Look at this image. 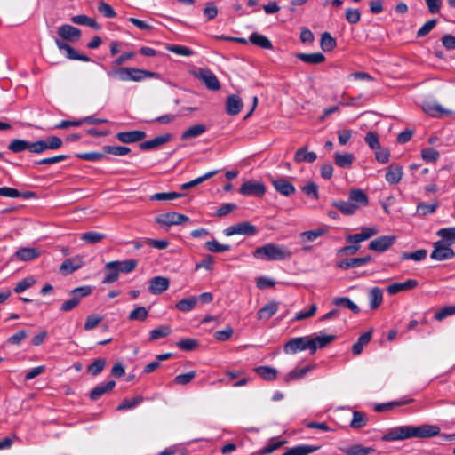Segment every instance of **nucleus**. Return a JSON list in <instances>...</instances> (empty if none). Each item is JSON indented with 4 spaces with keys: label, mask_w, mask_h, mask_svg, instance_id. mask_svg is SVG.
<instances>
[{
    "label": "nucleus",
    "mask_w": 455,
    "mask_h": 455,
    "mask_svg": "<svg viewBox=\"0 0 455 455\" xmlns=\"http://www.w3.org/2000/svg\"><path fill=\"white\" fill-rule=\"evenodd\" d=\"M374 450L371 447H364L361 444H354L343 450L347 455H368Z\"/></svg>",
    "instance_id": "nucleus-47"
},
{
    "label": "nucleus",
    "mask_w": 455,
    "mask_h": 455,
    "mask_svg": "<svg viewBox=\"0 0 455 455\" xmlns=\"http://www.w3.org/2000/svg\"><path fill=\"white\" fill-rule=\"evenodd\" d=\"M331 205L347 216L353 215L357 211V206L349 199L347 201L335 200L331 203Z\"/></svg>",
    "instance_id": "nucleus-26"
},
{
    "label": "nucleus",
    "mask_w": 455,
    "mask_h": 455,
    "mask_svg": "<svg viewBox=\"0 0 455 455\" xmlns=\"http://www.w3.org/2000/svg\"><path fill=\"white\" fill-rule=\"evenodd\" d=\"M92 291V288L89 285H84L81 287L75 288L69 293L70 299L66 300L61 306L60 310L62 312H68L73 310L78 304L81 299L84 297L89 296Z\"/></svg>",
    "instance_id": "nucleus-4"
},
{
    "label": "nucleus",
    "mask_w": 455,
    "mask_h": 455,
    "mask_svg": "<svg viewBox=\"0 0 455 455\" xmlns=\"http://www.w3.org/2000/svg\"><path fill=\"white\" fill-rule=\"evenodd\" d=\"M378 232L379 230L376 227H363L361 228L360 233L347 235L346 241L349 243H359L374 236Z\"/></svg>",
    "instance_id": "nucleus-11"
},
{
    "label": "nucleus",
    "mask_w": 455,
    "mask_h": 455,
    "mask_svg": "<svg viewBox=\"0 0 455 455\" xmlns=\"http://www.w3.org/2000/svg\"><path fill=\"white\" fill-rule=\"evenodd\" d=\"M170 285L169 279L164 276L153 277L148 285V291L151 294L158 295L165 291Z\"/></svg>",
    "instance_id": "nucleus-15"
},
{
    "label": "nucleus",
    "mask_w": 455,
    "mask_h": 455,
    "mask_svg": "<svg viewBox=\"0 0 455 455\" xmlns=\"http://www.w3.org/2000/svg\"><path fill=\"white\" fill-rule=\"evenodd\" d=\"M249 41L263 49L270 50L273 48L271 41L267 36L258 33H252L249 37Z\"/></svg>",
    "instance_id": "nucleus-36"
},
{
    "label": "nucleus",
    "mask_w": 455,
    "mask_h": 455,
    "mask_svg": "<svg viewBox=\"0 0 455 455\" xmlns=\"http://www.w3.org/2000/svg\"><path fill=\"white\" fill-rule=\"evenodd\" d=\"M296 57L309 64H320L323 63L325 60V57L321 52H314V53H297Z\"/></svg>",
    "instance_id": "nucleus-33"
},
{
    "label": "nucleus",
    "mask_w": 455,
    "mask_h": 455,
    "mask_svg": "<svg viewBox=\"0 0 455 455\" xmlns=\"http://www.w3.org/2000/svg\"><path fill=\"white\" fill-rule=\"evenodd\" d=\"M58 35L64 40L74 42L80 38L81 31L76 27L64 24L58 28Z\"/></svg>",
    "instance_id": "nucleus-16"
},
{
    "label": "nucleus",
    "mask_w": 455,
    "mask_h": 455,
    "mask_svg": "<svg viewBox=\"0 0 455 455\" xmlns=\"http://www.w3.org/2000/svg\"><path fill=\"white\" fill-rule=\"evenodd\" d=\"M205 248L212 252H224L228 251L231 247L228 244H221L217 240L212 239L205 243Z\"/></svg>",
    "instance_id": "nucleus-52"
},
{
    "label": "nucleus",
    "mask_w": 455,
    "mask_h": 455,
    "mask_svg": "<svg viewBox=\"0 0 455 455\" xmlns=\"http://www.w3.org/2000/svg\"><path fill=\"white\" fill-rule=\"evenodd\" d=\"M148 315V312L144 307H138L135 309H133L128 318L131 321H144L147 319Z\"/></svg>",
    "instance_id": "nucleus-60"
},
{
    "label": "nucleus",
    "mask_w": 455,
    "mask_h": 455,
    "mask_svg": "<svg viewBox=\"0 0 455 455\" xmlns=\"http://www.w3.org/2000/svg\"><path fill=\"white\" fill-rule=\"evenodd\" d=\"M83 266V259L79 256L65 259L60 267V271L68 275L79 269Z\"/></svg>",
    "instance_id": "nucleus-19"
},
{
    "label": "nucleus",
    "mask_w": 455,
    "mask_h": 455,
    "mask_svg": "<svg viewBox=\"0 0 455 455\" xmlns=\"http://www.w3.org/2000/svg\"><path fill=\"white\" fill-rule=\"evenodd\" d=\"M183 196V194L176 193V192H162V193H156L150 196L151 200H157V201H169V200H174L177 198H180Z\"/></svg>",
    "instance_id": "nucleus-58"
},
{
    "label": "nucleus",
    "mask_w": 455,
    "mask_h": 455,
    "mask_svg": "<svg viewBox=\"0 0 455 455\" xmlns=\"http://www.w3.org/2000/svg\"><path fill=\"white\" fill-rule=\"evenodd\" d=\"M349 200L354 203L357 206V210L361 206H366L369 204V198L366 193L360 189V188H355L351 189L348 195Z\"/></svg>",
    "instance_id": "nucleus-22"
},
{
    "label": "nucleus",
    "mask_w": 455,
    "mask_h": 455,
    "mask_svg": "<svg viewBox=\"0 0 455 455\" xmlns=\"http://www.w3.org/2000/svg\"><path fill=\"white\" fill-rule=\"evenodd\" d=\"M319 446L300 444L290 448L283 455H308L319 450Z\"/></svg>",
    "instance_id": "nucleus-28"
},
{
    "label": "nucleus",
    "mask_w": 455,
    "mask_h": 455,
    "mask_svg": "<svg viewBox=\"0 0 455 455\" xmlns=\"http://www.w3.org/2000/svg\"><path fill=\"white\" fill-rule=\"evenodd\" d=\"M172 139V135L170 133H165L160 136H157L152 140L143 141L140 144V148L142 150H150L153 148H156L163 144L170 141Z\"/></svg>",
    "instance_id": "nucleus-20"
},
{
    "label": "nucleus",
    "mask_w": 455,
    "mask_h": 455,
    "mask_svg": "<svg viewBox=\"0 0 455 455\" xmlns=\"http://www.w3.org/2000/svg\"><path fill=\"white\" fill-rule=\"evenodd\" d=\"M320 44L323 52H330L336 47L337 43L329 32H324L322 34Z\"/></svg>",
    "instance_id": "nucleus-49"
},
{
    "label": "nucleus",
    "mask_w": 455,
    "mask_h": 455,
    "mask_svg": "<svg viewBox=\"0 0 455 455\" xmlns=\"http://www.w3.org/2000/svg\"><path fill=\"white\" fill-rule=\"evenodd\" d=\"M315 368L314 365H307L300 369H294L286 374L284 379L286 382L297 380L306 376L310 371Z\"/></svg>",
    "instance_id": "nucleus-37"
},
{
    "label": "nucleus",
    "mask_w": 455,
    "mask_h": 455,
    "mask_svg": "<svg viewBox=\"0 0 455 455\" xmlns=\"http://www.w3.org/2000/svg\"><path fill=\"white\" fill-rule=\"evenodd\" d=\"M107 75L111 78H117L120 81L139 82L148 77H154L156 74L134 68H119L108 71Z\"/></svg>",
    "instance_id": "nucleus-3"
},
{
    "label": "nucleus",
    "mask_w": 455,
    "mask_h": 455,
    "mask_svg": "<svg viewBox=\"0 0 455 455\" xmlns=\"http://www.w3.org/2000/svg\"><path fill=\"white\" fill-rule=\"evenodd\" d=\"M371 338V331H367L362 334L357 339V341L353 345L352 353L355 355H360L363 350V347L370 342Z\"/></svg>",
    "instance_id": "nucleus-38"
},
{
    "label": "nucleus",
    "mask_w": 455,
    "mask_h": 455,
    "mask_svg": "<svg viewBox=\"0 0 455 455\" xmlns=\"http://www.w3.org/2000/svg\"><path fill=\"white\" fill-rule=\"evenodd\" d=\"M366 425V418L365 414L359 411H355L353 412V419L351 420L350 426L353 428L358 429Z\"/></svg>",
    "instance_id": "nucleus-56"
},
{
    "label": "nucleus",
    "mask_w": 455,
    "mask_h": 455,
    "mask_svg": "<svg viewBox=\"0 0 455 455\" xmlns=\"http://www.w3.org/2000/svg\"><path fill=\"white\" fill-rule=\"evenodd\" d=\"M355 156L351 153H339L334 154V163L340 168H350L354 163Z\"/></svg>",
    "instance_id": "nucleus-29"
},
{
    "label": "nucleus",
    "mask_w": 455,
    "mask_h": 455,
    "mask_svg": "<svg viewBox=\"0 0 455 455\" xmlns=\"http://www.w3.org/2000/svg\"><path fill=\"white\" fill-rule=\"evenodd\" d=\"M218 172H219L218 170H213V171L208 172L205 174H204V175H202V176H200V177H198V178H196L195 180H190L188 182L183 183L180 186V188L183 189V190H186V189H189L191 188H194V187L201 184L204 180L213 177Z\"/></svg>",
    "instance_id": "nucleus-42"
},
{
    "label": "nucleus",
    "mask_w": 455,
    "mask_h": 455,
    "mask_svg": "<svg viewBox=\"0 0 455 455\" xmlns=\"http://www.w3.org/2000/svg\"><path fill=\"white\" fill-rule=\"evenodd\" d=\"M424 110L427 114L433 117H438L443 115H450L451 111L443 108L440 104H427L424 107Z\"/></svg>",
    "instance_id": "nucleus-40"
},
{
    "label": "nucleus",
    "mask_w": 455,
    "mask_h": 455,
    "mask_svg": "<svg viewBox=\"0 0 455 455\" xmlns=\"http://www.w3.org/2000/svg\"><path fill=\"white\" fill-rule=\"evenodd\" d=\"M301 190L307 196L315 200L319 199L318 185L314 181H309L301 188Z\"/></svg>",
    "instance_id": "nucleus-59"
},
{
    "label": "nucleus",
    "mask_w": 455,
    "mask_h": 455,
    "mask_svg": "<svg viewBox=\"0 0 455 455\" xmlns=\"http://www.w3.org/2000/svg\"><path fill=\"white\" fill-rule=\"evenodd\" d=\"M252 256L257 259L267 261H283L290 259L292 252L284 245L277 243H267L258 247Z\"/></svg>",
    "instance_id": "nucleus-2"
},
{
    "label": "nucleus",
    "mask_w": 455,
    "mask_h": 455,
    "mask_svg": "<svg viewBox=\"0 0 455 455\" xmlns=\"http://www.w3.org/2000/svg\"><path fill=\"white\" fill-rule=\"evenodd\" d=\"M105 365L106 360L104 358H97L88 366L87 371L92 376H97L103 371Z\"/></svg>",
    "instance_id": "nucleus-54"
},
{
    "label": "nucleus",
    "mask_w": 455,
    "mask_h": 455,
    "mask_svg": "<svg viewBox=\"0 0 455 455\" xmlns=\"http://www.w3.org/2000/svg\"><path fill=\"white\" fill-rule=\"evenodd\" d=\"M396 241L395 235H382L372 240L369 243V250L377 252H383L388 250Z\"/></svg>",
    "instance_id": "nucleus-8"
},
{
    "label": "nucleus",
    "mask_w": 455,
    "mask_h": 455,
    "mask_svg": "<svg viewBox=\"0 0 455 455\" xmlns=\"http://www.w3.org/2000/svg\"><path fill=\"white\" fill-rule=\"evenodd\" d=\"M104 152L114 156H125L130 153L131 149L124 146H105Z\"/></svg>",
    "instance_id": "nucleus-62"
},
{
    "label": "nucleus",
    "mask_w": 455,
    "mask_h": 455,
    "mask_svg": "<svg viewBox=\"0 0 455 455\" xmlns=\"http://www.w3.org/2000/svg\"><path fill=\"white\" fill-rule=\"evenodd\" d=\"M206 131V127L204 124H196L189 128H188L185 132H183L181 135L182 140H188L192 138H196L203 134Z\"/></svg>",
    "instance_id": "nucleus-43"
},
{
    "label": "nucleus",
    "mask_w": 455,
    "mask_h": 455,
    "mask_svg": "<svg viewBox=\"0 0 455 455\" xmlns=\"http://www.w3.org/2000/svg\"><path fill=\"white\" fill-rule=\"evenodd\" d=\"M28 147L29 141L20 139H15L10 142V144L8 145V149L13 153H20L24 150H28Z\"/></svg>",
    "instance_id": "nucleus-50"
},
{
    "label": "nucleus",
    "mask_w": 455,
    "mask_h": 455,
    "mask_svg": "<svg viewBox=\"0 0 455 455\" xmlns=\"http://www.w3.org/2000/svg\"><path fill=\"white\" fill-rule=\"evenodd\" d=\"M104 237V234L95 231H89L84 233L83 235L81 236V239L88 243H96L100 242Z\"/></svg>",
    "instance_id": "nucleus-63"
},
{
    "label": "nucleus",
    "mask_w": 455,
    "mask_h": 455,
    "mask_svg": "<svg viewBox=\"0 0 455 455\" xmlns=\"http://www.w3.org/2000/svg\"><path fill=\"white\" fill-rule=\"evenodd\" d=\"M403 176V170L399 164H392L387 166L385 179L389 184H398L402 180Z\"/></svg>",
    "instance_id": "nucleus-14"
},
{
    "label": "nucleus",
    "mask_w": 455,
    "mask_h": 455,
    "mask_svg": "<svg viewBox=\"0 0 455 455\" xmlns=\"http://www.w3.org/2000/svg\"><path fill=\"white\" fill-rule=\"evenodd\" d=\"M146 137L143 131L120 132L116 134L117 140L122 143H133L142 140Z\"/></svg>",
    "instance_id": "nucleus-18"
},
{
    "label": "nucleus",
    "mask_w": 455,
    "mask_h": 455,
    "mask_svg": "<svg viewBox=\"0 0 455 455\" xmlns=\"http://www.w3.org/2000/svg\"><path fill=\"white\" fill-rule=\"evenodd\" d=\"M116 386L114 380L97 385L90 393V398L93 401L100 399L104 394L110 392Z\"/></svg>",
    "instance_id": "nucleus-24"
},
{
    "label": "nucleus",
    "mask_w": 455,
    "mask_h": 455,
    "mask_svg": "<svg viewBox=\"0 0 455 455\" xmlns=\"http://www.w3.org/2000/svg\"><path fill=\"white\" fill-rule=\"evenodd\" d=\"M332 303L335 306L346 307L355 314H358L360 312V308L358 307V306L347 297L335 298Z\"/></svg>",
    "instance_id": "nucleus-41"
},
{
    "label": "nucleus",
    "mask_w": 455,
    "mask_h": 455,
    "mask_svg": "<svg viewBox=\"0 0 455 455\" xmlns=\"http://www.w3.org/2000/svg\"><path fill=\"white\" fill-rule=\"evenodd\" d=\"M271 183L278 193L285 196H290L296 191L294 185L284 178L274 179Z\"/></svg>",
    "instance_id": "nucleus-13"
},
{
    "label": "nucleus",
    "mask_w": 455,
    "mask_h": 455,
    "mask_svg": "<svg viewBox=\"0 0 455 455\" xmlns=\"http://www.w3.org/2000/svg\"><path fill=\"white\" fill-rule=\"evenodd\" d=\"M119 272L116 267V263L110 261L105 265V276L102 280L103 283H112L117 281Z\"/></svg>",
    "instance_id": "nucleus-31"
},
{
    "label": "nucleus",
    "mask_w": 455,
    "mask_h": 455,
    "mask_svg": "<svg viewBox=\"0 0 455 455\" xmlns=\"http://www.w3.org/2000/svg\"><path fill=\"white\" fill-rule=\"evenodd\" d=\"M198 345V340L195 339H184L177 342V347L183 351H193Z\"/></svg>",
    "instance_id": "nucleus-61"
},
{
    "label": "nucleus",
    "mask_w": 455,
    "mask_h": 455,
    "mask_svg": "<svg viewBox=\"0 0 455 455\" xmlns=\"http://www.w3.org/2000/svg\"><path fill=\"white\" fill-rule=\"evenodd\" d=\"M38 250L35 248H29V247H24L19 249L14 256L21 261H29L32 260L39 256Z\"/></svg>",
    "instance_id": "nucleus-30"
},
{
    "label": "nucleus",
    "mask_w": 455,
    "mask_h": 455,
    "mask_svg": "<svg viewBox=\"0 0 455 455\" xmlns=\"http://www.w3.org/2000/svg\"><path fill=\"white\" fill-rule=\"evenodd\" d=\"M455 315V305L444 307L435 313L434 318L437 321H442L448 316Z\"/></svg>",
    "instance_id": "nucleus-64"
},
{
    "label": "nucleus",
    "mask_w": 455,
    "mask_h": 455,
    "mask_svg": "<svg viewBox=\"0 0 455 455\" xmlns=\"http://www.w3.org/2000/svg\"><path fill=\"white\" fill-rule=\"evenodd\" d=\"M371 260V256H366V257H363V258H353V259H347L341 260L338 263L337 266H338V267H339L341 269H349V268L358 267L363 265H365L368 262H370Z\"/></svg>",
    "instance_id": "nucleus-25"
},
{
    "label": "nucleus",
    "mask_w": 455,
    "mask_h": 455,
    "mask_svg": "<svg viewBox=\"0 0 455 455\" xmlns=\"http://www.w3.org/2000/svg\"><path fill=\"white\" fill-rule=\"evenodd\" d=\"M202 79L204 82L206 87L210 90H219L220 87V82L216 76L210 71H204L202 73Z\"/></svg>",
    "instance_id": "nucleus-46"
},
{
    "label": "nucleus",
    "mask_w": 455,
    "mask_h": 455,
    "mask_svg": "<svg viewBox=\"0 0 455 455\" xmlns=\"http://www.w3.org/2000/svg\"><path fill=\"white\" fill-rule=\"evenodd\" d=\"M427 251L425 249L418 250L414 252H403L401 255L402 259L421 261L426 259Z\"/></svg>",
    "instance_id": "nucleus-51"
},
{
    "label": "nucleus",
    "mask_w": 455,
    "mask_h": 455,
    "mask_svg": "<svg viewBox=\"0 0 455 455\" xmlns=\"http://www.w3.org/2000/svg\"><path fill=\"white\" fill-rule=\"evenodd\" d=\"M437 235L442 237L449 244L455 243V227L441 228L437 232Z\"/></svg>",
    "instance_id": "nucleus-55"
},
{
    "label": "nucleus",
    "mask_w": 455,
    "mask_h": 455,
    "mask_svg": "<svg viewBox=\"0 0 455 455\" xmlns=\"http://www.w3.org/2000/svg\"><path fill=\"white\" fill-rule=\"evenodd\" d=\"M239 192L243 196H262L266 188L261 182L246 181L241 186Z\"/></svg>",
    "instance_id": "nucleus-10"
},
{
    "label": "nucleus",
    "mask_w": 455,
    "mask_h": 455,
    "mask_svg": "<svg viewBox=\"0 0 455 455\" xmlns=\"http://www.w3.org/2000/svg\"><path fill=\"white\" fill-rule=\"evenodd\" d=\"M255 371L265 380H274L277 377L276 369L270 366H259L255 369Z\"/></svg>",
    "instance_id": "nucleus-44"
},
{
    "label": "nucleus",
    "mask_w": 455,
    "mask_h": 455,
    "mask_svg": "<svg viewBox=\"0 0 455 455\" xmlns=\"http://www.w3.org/2000/svg\"><path fill=\"white\" fill-rule=\"evenodd\" d=\"M278 302L270 301L258 311L257 317L259 320L267 321L278 311Z\"/></svg>",
    "instance_id": "nucleus-21"
},
{
    "label": "nucleus",
    "mask_w": 455,
    "mask_h": 455,
    "mask_svg": "<svg viewBox=\"0 0 455 455\" xmlns=\"http://www.w3.org/2000/svg\"><path fill=\"white\" fill-rule=\"evenodd\" d=\"M72 22L79 25H84L94 28L95 30L100 29V25L92 18L86 15H76L71 18Z\"/></svg>",
    "instance_id": "nucleus-39"
},
{
    "label": "nucleus",
    "mask_w": 455,
    "mask_h": 455,
    "mask_svg": "<svg viewBox=\"0 0 455 455\" xmlns=\"http://www.w3.org/2000/svg\"><path fill=\"white\" fill-rule=\"evenodd\" d=\"M156 222L162 226L180 225L189 221V218L175 212L160 214L156 217Z\"/></svg>",
    "instance_id": "nucleus-7"
},
{
    "label": "nucleus",
    "mask_w": 455,
    "mask_h": 455,
    "mask_svg": "<svg viewBox=\"0 0 455 455\" xmlns=\"http://www.w3.org/2000/svg\"><path fill=\"white\" fill-rule=\"evenodd\" d=\"M455 256L453 250L443 244L442 242L438 241L434 243V250L431 252V259L435 260H445L451 259Z\"/></svg>",
    "instance_id": "nucleus-9"
},
{
    "label": "nucleus",
    "mask_w": 455,
    "mask_h": 455,
    "mask_svg": "<svg viewBox=\"0 0 455 455\" xmlns=\"http://www.w3.org/2000/svg\"><path fill=\"white\" fill-rule=\"evenodd\" d=\"M243 107V102L238 95L232 94L228 97L226 102V111L230 116H235L239 114Z\"/></svg>",
    "instance_id": "nucleus-23"
},
{
    "label": "nucleus",
    "mask_w": 455,
    "mask_h": 455,
    "mask_svg": "<svg viewBox=\"0 0 455 455\" xmlns=\"http://www.w3.org/2000/svg\"><path fill=\"white\" fill-rule=\"evenodd\" d=\"M307 349L310 351L308 336L291 339L283 346V351L286 354H296Z\"/></svg>",
    "instance_id": "nucleus-6"
},
{
    "label": "nucleus",
    "mask_w": 455,
    "mask_h": 455,
    "mask_svg": "<svg viewBox=\"0 0 455 455\" xmlns=\"http://www.w3.org/2000/svg\"><path fill=\"white\" fill-rule=\"evenodd\" d=\"M334 335L321 334L317 337L311 338L308 336L310 353L314 354L318 348H323L335 339Z\"/></svg>",
    "instance_id": "nucleus-17"
},
{
    "label": "nucleus",
    "mask_w": 455,
    "mask_h": 455,
    "mask_svg": "<svg viewBox=\"0 0 455 455\" xmlns=\"http://www.w3.org/2000/svg\"><path fill=\"white\" fill-rule=\"evenodd\" d=\"M113 263H116V267L117 268L119 274L131 273L136 268L138 265V262L135 259H127L124 261L115 260Z\"/></svg>",
    "instance_id": "nucleus-45"
},
{
    "label": "nucleus",
    "mask_w": 455,
    "mask_h": 455,
    "mask_svg": "<svg viewBox=\"0 0 455 455\" xmlns=\"http://www.w3.org/2000/svg\"><path fill=\"white\" fill-rule=\"evenodd\" d=\"M370 307L371 309L378 308L383 301V292L379 287H373L370 290L369 294Z\"/></svg>",
    "instance_id": "nucleus-32"
},
{
    "label": "nucleus",
    "mask_w": 455,
    "mask_h": 455,
    "mask_svg": "<svg viewBox=\"0 0 455 455\" xmlns=\"http://www.w3.org/2000/svg\"><path fill=\"white\" fill-rule=\"evenodd\" d=\"M197 304V298L195 296L180 299L175 305V308L180 312H189L195 308Z\"/></svg>",
    "instance_id": "nucleus-34"
},
{
    "label": "nucleus",
    "mask_w": 455,
    "mask_h": 455,
    "mask_svg": "<svg viewBox=\"0 0 455 455\" xmlns=\"http://www.w3.org/2000/svg\"><path fill=\"white\" fill-rule=\"evenodd\" d=\"M419 286V282L416 279H408L403 283H393L387 287V291L389 295H395L402 291H411Z\"/></svg>",
    "instance_id": "nucleus-12"
},
{
    "label": "nucleus",
    "mask_w": 455,
    "mask_h": 455,
    "mask_svg": "<svg viewBox=\"0 0 455 455\" xmlns=\"http://www.w3.org/2000/svg\"><path fill=\"white\" fill-rule=\"evenodd\" d=\"M325 234L326 230L324 228H316L302 232L299 234V237L302 243H312Z\"/></svg>",
    "instance_id": "nucleus-35"
},
{
    "label": "nucleus",
    "mask_w": 455,
    "mask_h": 455,
    "mask_svg": "<svg viewBox=\"0 0 455 455\" xmlns=\"http://www.w3.org/2000/svg\"><path fill=\"white\" fill-rule=\"evenodd\" d=\"M143 401V397L138 395L132 399H124L117 407L118 411H125L135 408Z\"/></svg>",
    "instance_id": "nucleus-57"
},
{
    "label": "nucleus",
    "mask_w": 455,
    "mask_h": 455,
    "mask_svg": "<svg viewBox=\"0 0 455 455\" xmlns=\"http://www.w3.org/2000/svg\"><path fill=\"white\" fill-rule=\"evenodd\" d=\"M172 332V329L169 325H161L149 331V340L155 341L158 339L164 338Z\"/></svg>",
    "instance_id": "nucleus-48"
},
{
    "label": "nucleus",
    "mask_w": 455,
    "mask_h": 455,
    "mask_svg": "<svg viewBox=\"0 0 455 455\" xmlns=\"http://www.w3.org/2000/svg\"><path fill=\"white\" fill-rule=\"evenodd\" d=\"M440 427L435 425L422 424L419 426H399L388 430L382 436L383 441H402L409 438H430L439 434Z\"/></svg>",
    "instance_id": "nucleus-1"
},
{
    "label": "nucleus",
    "mask_w": 455,
    "mask_h": 455,
    "mask_svg": "<svg viewBox=\"0 0 455 455\" xmlns=\"http://www.w3.org/2000/svg\"><path fill=\"white\" fill-rule=\"evenodd\" d=\"M317 156L313 151H308L307 147L297 149L294 155V161L299 163H313L316 160Z\"/></svg>",
    "instance_id": "nucleus-27"
},
{
    "label": "nucleus",
    "mask_w": 455,
    "mask_h": 455,
    "mask_svg": "<svg viewBox=\"0 0 455 455\" xmlns=\"http://www.w3.org/2000/svg\"><path fill=\"white\" fill-rule=\"evenodd\" d=\"M412 402H413V399L409 398V399H402L399 401H393V402L387 403H380V404H377L375 406V411H383L385 410L392 409L395 406L405 405V404H409Z\"/></svg>",
    "instance_id": "nucleus-53"
},
{
    "label": "nucleus",
    "mask_w": 455,
    "mask_h": 455,
    "mask_svg": "<svg viewBox=\"0 0 455 455\" xmlns=\"http://www.w3.org/2000/svg\"><path fill=\"white\" fill-rule=\"evenodd\" d=\"M258 228L248 221L239 222L224 229L223 233L227 236L235 235H255L258 234Z\"/></svg>",
    "instance_id": "nucleus-5"
}]
</instances>
